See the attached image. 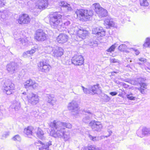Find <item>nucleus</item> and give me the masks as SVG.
Returning a JSON list of instances; mask_svg holds the SVG:
<instances>
[{"mask_svg": "<svg viewBox=\"0 0 150 150\" xmlns=\"http://www.w3.org/2000/svg\"><path fill=\"white\" fill-rule=\"evenodd\" d=\"M50 127L51 129L50 134L52 136L55 138H62L65 141L69 139L70 135L66 132L65 129L71 128L72 125L71 124L54 120L51 122Z\"/></svg>", "mask_w": 150, "mask_h": 150, "instance_id": "f257e3e1", "label": "nucleus"}, {"mask_svg": "<svg viewBox=\"0 0 150 150\" xmlns=\"http://www.w3.org/2000/svg\"><path fill=\"white\" fill-rule=\"evenodd\" d=\"M62 16L59 13H56L50 16V22L52 27L54 28H61Z\"/></svg>", "mask_w": 150, "mask_h": 150, "instance_id": "f03ea898", "label": "nucleus"}, {"mask_svg": "<svg viewBox=\"0 0 150 150\" xmlns=\"http://www.w3.org/2000/svg\"><path fill=\"white\" fill-rule=\"evenodd\" d=\"M70 21H67L64 23L61 21V23L60 26H61V28H59V30L62 32L66 30L67 29L68 32L71 34H74V32H77V28H78L77 26H74V25H70Z\"/></svg>", "mask_w": 150, "mask_h": 150, "instance_id": "7ed1b4c3", "label": "nucleus"}, {"mask_svg": "<svg viewBox=\"0 0 150 150\" xmlns=\"http://www.w3.org/2000/svg\"><path fill=\"white\" fill-rule=\"evenodd\" d=\"M26 94L25 92H23L22 93L23 95L22 96V98L23 99V98H25V97H27L29 103L33 105H35L39 102V98L37 95L35 94L32 92H28L27 96H26Z\"/></svg>", "mask_w": 150, "mask_h": 150, "instance_id": "20e7f679", "label": "nucleus"}, {"mask_svg": "<svg viewBox=\"0 0 150 150\" xmlns=\"http://www.w3.org/2000/svg\"><path fill=\"white\" fill-rule=\"evenodd\" d=\"M77 16L80 18H85L88 20L93 15V11L90 10L88 11L83 9L77 10L75 12Z\"/></svg>", "mask_w": 150, "mask_h": 150, "instance_id": "39448f33", "label": "nucleus"}, {"mask_svg": "<svg viewBox=\"0 0 150 150\" xmlns=\"http://www.w3.org/2000/svg\"><path fill=\"white\" fill-rule=\"evenodd\" d=\"M93 6L94 8L95 11L100 18L106 16L107 15V10L101 7L99 3H95L93 4Z\"/></svg>", "mask_w": 150, "mask_h": 150, "instance_id": "423d86ee", "label": "nucleus"}, {"mask_svg": "<svg viewBox=\"0 0 150 150\" xmlns=\"http://www.w3.org/2000/svg\"><path fill=\"white\" fill-rule=\"evenodd\" d=\"M38 67L39 71L45 73H48L51 68L49 64V61L47 60L40 61L38 64Z\"/></svg>", "mask_w": 150, "mask_h": 150, "instance_id": "0eeeda50", "label": "nucleus"}, {"mask_svg": "<svg viewBox=\"0 0 150 150\" xmlns=\"http://www.w3.org/2000/svg\"><path fill=\"white\" fill-rule=\"evenodd\" d=\"M4 92H5L7 95H10L12 93L14 89L15 86L11 81L8 80L4 83Z\"/></svg>", "mask_w": 150, "mask_h": 150, "instance_id": "6e6552de", "label": "nucleus"}, {"mask_svg": "<svg viewBox=\"0 0 150 150\" xmlns=\"http://www.w3.org/2000/svg\"><path fill=\"white\" fill-rule=\"evenodd\" d=\"M68 108L72 112L74 113L73 114L74 115H77L79 113V108L77 102L75 100H73L69 103Z\"/></svg>", "mask_w": 150, "mask_h": 150, "instance_id": "1a4fd4ad", "label": "nucleus"}, {"mask_svg": "<svg viewBox=\"0 0 150 150\" xmlns=\"http://www.w3.org/2000/svg\"><path fill=\"white\" fill-rule=\"evenodd\" d=\"M47 37V35L42 30H38L35 33V38L38 41H43L46 40Z\"/></svg>", "mask_w": 150, "mask_h": 150, "instance_id": "9d476101", "label": "nucleus"}, {"mask_svg": "<svg viewBox=\"0 0 150 150\" xmlns=\"http://www.w3.org/2000/svg\"><path fill=\"white\" fill-rule=\"evenodd\" d=\"M89 126L94 131H100L103 127L101 122L99 121L93 120L90 122Z\"/></svg>", "mask_w": 150, "mask_h": 150, "instance_id": "9b49d317", "label": "nucleus"}, {"mask_svg": "<svg viewBox=\"0 0 150 150\" xmlns=\"http://www.w3.org/2000/svg\"><path fill=\"white\" fill-rule=\"evenodd\" d=\"M48 48L53 51V55L55 57H60L63 54V50L61 47L56 46L54 48L49 47Z\"/></svg>", "mask_w": 150, "mask_h": 150, "instance_id": "f8f14e48", "label": "nucleus"}, {"mask_svg": "<svg viewBox=\"0 0 150 150\" xmlns=\"http://www.w3.org/2000/svg\"><path fill=\"white\" fill-rule=\"evenodd\" d=\"M48 5V0H38L36 3L35 8L43 10L47 7Z\"/></svg>", "mask_w": 150, "mask_h": 150, "instance_id": "ddd939ff", "label": "nucleus"}, {"mask_svg": "<svg viewBox=\"0 0 150 150\" xmlns=\"http://www.w3.org/2000/svg\"><path fill=\"white\" fill-rule=\"evenodd\" d=\"M84 59L81 55H75L71 59L72 64L75 65H81L84 62Z\"/></svg>", "mask_w": 150, "mask_h": 150, "instance_id": "4468645a", "label": "nucleus"}, {"mask_svg": "<svg viewBox=\"0 0 150 150\" xmlns=\"http://www.w3.org/2000/svg\"><path fill=\"white\" fill-rule=\"evenodd\" d=\"M30 19L28 15L26 14L20 15L18 19V23L20 24H27L30 22Z\"/></svg>", "mask_w": 150, "mask_h": 150, "instance_id": "2eb2a0df", "label": "nucleus"}, {"mask_svg": "<svg viewBox=\"0 0 150 150\" xmlns=\"http://www.w3.org/2000/svg\"><path fill=\"white\" fill-rule=\"evenodd\" d=\"M92 33L96 34L97 36L102 37L105 35V31L102 27H98L93 29Z\"/></svg>", "mask_w": 150, "mask_h": 150, "instance_id": "dca6fc26", "label": "nucleus"}, {"mask_svg": "<svg viewBox=\"0 0 150 150\" xmlns=\"http://www.w3.org/2000/svg\"><path fill=\"white\" fill-rule=\"evenodd\" d=\"M24 85L25 88L31 87L34 89L37 87L38 86V84L35 82V81L31 79L27 81L24 83Z\"/></svg>", "mask_w": 150, "mask_h": 150, "instance_id": "f3484780", "label": "nucleus"}, {"mask_svg": "<svg viewBox=\"0 0 150 150\" xmlns=\"http://www.w3.org/2000/svg\"><path fill=\"white\" fill-rule=\"evenodd\" d=\"M17 69V65L16 63L12 62L7 65V71L11 74L15 73Z\"/></svg>", "mask_w": 150, "mask_h": 150, "instance_id": "a211bd4d", "label": "nucleus"}, {"mask_svg": "<svg viewBox=\"0 0 150 150\" xmlns=\"http://www.w3.org/2000/svg\"><path fill=\"white\" fill-rule=\"evenodd\" d=\"M68 37L66 34L64 33L59 34L56 40L59 43H64L67 41Z\"/></svg>", "mask_w": 150, "mask_h": 150, "instance_id": "6ab92c4d", "label": "nucleus"}, {"mask_svg": "<svg viewBox=\"0 0 150 150\" xmlns=\"http://www.w3.org/2000/svg\"><path fill=\"white\" fill-rule=\"evenodd\" d=\"M38 143L40 144L41 146L39 145V150H50L49 149V146L52 145L51 142L49 141L48 142L46 143H43L41 141H39L38 142Z\"/></svg>", "mask_w": 150, "mask_h": 150, "instance_id": "aec40b11", "label": "nucleus"}, {"mask_svg": "<svg viewBox=\"0 0 150 150\" xmlns=\"http://www.w3.org/2000/svg\"><path fill=\"white\" fill-rule=\"evenodd\" d=\"M99 85L98 84L94 85L90 88V94L93 95L100 92V90L99 88Z\"/></svg>", "mask_w": 150, "mask_h": 150, "instance_id": "412c9836", "label": "nucleus"}, {"mask_svg": "<svg viewBox=\"0 0 150 150\" xmlns=\"http://www.w3.org/2000/svg\"><path fill=\"white\" fill-rule=\"evenodd\" d=\"M35 131V129L32 126H28L24 129V133L28 136L33 135Z\"/></svg>", "mask_w": 150, "mask_h": 150, "instance_id": "4be33fe9", "label": "nucleus"}, {"mask_svg": "<svg viewBox=\"0 0 150 150\" xmlns=\"http://www.w3.org/2000/svg\"><path fill=\"white\" fill-rule=\"evenodd\" d=\"M47 97L48 99L47 100V103L50 105H53L56 104V100L53 95L47 94Z\"/></svg>", "mask_w": 150, "mask_h": 150, "instance_id": "5701e85b", "label": "nucleus"}, {"mask_svg": "<svg viewBox=\"0 0 150 150\" xmlns=\"http://www.w3.org/2000/svg\"><path fill=\"white\" fill-rule=\"evenodd\" d=\"M18 40L20 42V46L22 48H23L28 46L29 42L26 38H20Z\"/></svg>", "mask_w": 150, "mask_h": 150, "instance_id": "b1692460", "label": "nucleus"}, {"mask_svg": "<svg viewBox=\"0 0 150 150\" xmlns=\"http://www.w3.org/2000/svg\"><path fill=\"white\" fill-rule=\"evenodd\" d=\"M145 80L146 79L144 78H139L132 81L131 83L134 85H138L139 84L140 85L144 83Z\"/></svg>", "mask_w": 150, "mask_h": 150, "instance_id": "393cba45", "label": "nucleus"}, {"mask_svg": "<svg viewBox=\"0 0 150 150\" xmlns=\"http://www.w3.org/2000/svg\"><path fill=\"white\" fill-rule=\"evenodd\" d=\"M59 4L60 6L65 8L68 11H71L72 10L70 5L68 4L67 3L64 1H60V2L59 3Z\"/></svg>", "mask_w": 150, "mask_h": 150, "instance_id": "a878e982", "label": "nucleus"}, {"mask_svg": "<svg viewBox=\"0 0 150 150\" xmlns=\"http://www.w3.org/2000/svg\"><path fill=\"white\" fill-rule=\"evenodd\" d=\"M37 50V48H34L31 50L25 52L23 53V56L25 58L30 57L31 54L35 52Z\"/></svg>", "mask_w": 150, "mask_h": 150, "instance_id": "bb28decb", "label": "nucleus"}, {"mask_svg": "<svg viewBox=\"0 0 150 150\" xmlns=\"http://www.w3.org/2000/svg\"><path fill=\"white\" fill-rule=\"evenodd\" d=\"M142 135H140L139 134V131H138L137 132V135L141 137H143V135L150 134V129L144 127L142 129Z\"/></svg>", "mask_w": 150, "mask_h": 150, "instance_id": "cd10ccee", "label": "nucleus"}, {"mask_svg": "<svg viewBox=\"0 0 150 150\" xmlns=\"http://www.w3.org/2000/svg\"><path fill=\"white\" fill-rule=\"evenodd\" d=\"M104 23L108 25V27H106L107 28H108L110 26H113L114 25L112 19L110 17L105 19Z\"/></svg>", "mask_w": 150, "mask_h": 150, "instance_id": "c85d7f7f", "label": "nucleus"}, {"mask_svg": "<svg viewBox=\"0 0 150 150\" xmlns=\"http://www.w3.org/2000/svg\"><path fill=\"white\" fill-rule=\"evenodd\" d=\"M85 112L88 114L89 115L88 116H86L83 118V121L85 123H88L90 122V119L92 117L93 114L88 110H86Z\"/></svg>", "mask_w": 150, "mask_h": 150, "instance_id": "c756f323", "label": "nucleus"}, {"mask_svg": "<svg viewBox=\"0 0 150 150\" xmlns=\"http://www.w3.org/2000/svg\"><path fill=\"white\" fill-rule=\"evenodd\" d=\"M78 34L79 35L80 38L83 39L85 38V37L87 35L88 32L85 30H80L78 31Z\"/></svg>", "mask_w": 150, "mask_h": 150, "instance_id": "7c9ffc66", "label": "nucleus"}, {"mask_svg": "<svg viewBox=\"0 0 150 150\" xmlns=\"http://www.w3.org/2000/svg\"><path fill=\"white\" fill-rule=\"evenodd\" d=\"M7 14L5 11L1 12L0 11V22H3L6 20Z\"/></svg>", "mask_w": 150, "mask_h": 150, "instance_id": "2f4dec72", "label": "nucleus"}, {"mask_svg": "<svg viewBox=\"0 0 150 150\" xmlns=\"http://www.w3.org/2000/svg\"><path fill=\"white\" fill-rule=\"evenodd\" d=\"M11 106L14 107L15 110H18L21 108L20 103L19 101L15 100L14 101L13 104Z\"/></svg>", "mask_w": 150, "mask_h": 150, "instance_id": "473e14b6", "label": "nucleus"}, {"mask_svg": "<svg viewBox=\"0 0 150 150\" xmlns=\"http://www.w3.org/2000/svg\"><path fill=\"white\" fill-rule=\"evenodd\" d=\"M36 134L37 137L40 139H42L43 137L44 133L41 129L38 128L37 129Z\"/></svg>", "mask_w": 150, "mask_h": 150, "instance_id": "72a5a7b5", "label": "nucleus"}, {"mask_svg": "<svg viewBox=\"0 0 150 150\" xmlns=\"http://www.w3.org/2000/svg\"><path fill=\"white\" fill-rule=\"evenodd\" d=\"M144 47H150V38H147L146 39L145 42L143 45Z\"/></svg>", "mask_w": 150, "mask_h": 150, "instance_id": "f704fd0d", "label": "nucleus"}, {"mask_svg": "<svg viewBox=\"0 0 150 150\" xmlns=\"http://www.w3.org/2000/svg\"><path fill=\"white\" fill-rule=\"evenodd\" d=\"M126 96L127 98L129 100H135L136 97L133 96V94L132 93L127 94Z\"/></svg>", "mask_w": 150, "mask_h": 150, "instance_id": "c9c22d12", "label": "nucleus"}, {"mask_svg": "<svg viewBox=\"0 0 150 150\" xmlns=\"http://www.w3.org/2000/svg\"><path fill=\"white\" fill-rule=\"evenodd\" d=\"M140 4L142 6H147L149 5V3L146 0H140Z\"/></svg>", "mask_w": 150, "mask_h": 150, "instance_id": "e433bc0d", "label": "nucleus"}, {"mask_svg": "<svg viewBox=\"0 0 150 150\" xmlns=\"http://www.w3.org/2000/svg\"><path fill=\"white\" fill-rule=\"evenodd\" d=\"M116 44H115L112 45L107 50V51L108 52H113L115 50L117 46H116Z\"/></svg>", "mask_w": 150, "mask_h": 150, "instance_id": "4c0bfd02", "label": "nucleus"}, {"mask_svg": "<svg viewBox=\"0 0 150 150\" xmlns=\"http://www.w3.org/2000/svg\"><path fill=\"white\" fill-rule=\"evenodd\" d=\"M127 46L125 44H122L120 45L118 47V49L121 51H124L126 49Z\"/></svg>", "mask_w": 150, "mask_h": 150, "instance_id": "58836bf2", "label": "nucleus"}, {"mask_svg": "<svg viewBox=\"0 0 150 150\" xmlns=\"http://www.w3.org/2000/svg\"><path fill=\"white\" fill-rule=\"evenodd\" d=\"M88 137L91 140L93 141H97L99 140V138L98 137H93L90 134L88 135Z\"/></svg>", "mask_w": 150, "mask_h": 150, "instance_id": "ea45409f", "label": "nucleus"}, {"mask_svg": "<svg viewBox=\"0 0 150 150\" xmlns=\"http://www.w3.org/2000/svg\"><path fill=\"white\" fill-rule=\"evenodd\" d=\"M81 87L82 88L83 90V92L85 93H88L90 94V88L89 89H88L84 88L83 86H82Z\"/></svg>", "mask_w": 150, "mask_h": 150, "instance_id": "a19ab883", "label": "nucleus"}, {"mask_svg": "<svg viewBox=\"0 0 150 150\" xmlns=\"http://www.w3.org/2000/svg\"><path fill=\"white\" fill-rule=\"evenodd\" d=\"M13 139L15 141H20L21 140V138L18 135L15 136L13 137Z\"/></svg>", "mask_w": 150, "mask_h": 150, "instance_id": "79ce46f5", "label": "nucleus"}, {"mask_svg": "<svg viewBox=\"0 0 150 150\" xmlns=\"http://www.w3.org/2000/svg\"><path fill=\"white\" fill-rule=\"evenodd\" d=\"M103 99L104 101L106 102L109 101L110 99V97L106 94L104 95Z\"/></svg>", "mask_w": 150, "mask_h": 150, "instance_id": "37998d69", "label": "nucleus"}, {"mask_svg": "<svg viewBox=\"0 0 150 150\" xmlns=\"http://www.w3.org/2000/svg\"><path fill=\"white\" fill-rule=\"evenodd\" d=\"M88 150H100L99 148L93 146H89L88 147Z\"/></svg>", "mask_w": 150, "mask_h": 150, "instance_id": "c03bdc74", "label": "nucleus"}, {"mask_svg": "<svg viewBox=\"0 0 150 150\" xmlns=\"http://www.w3.org/2000/svg\"><path fill=\"white\" fill-rule=\"evenodd\" d=\"M146 89H144L143 88H139V90L140 91V92L142 94H144L146 93L145 90Z\"/></svg>", "mask_w": 150, "mask_h": 150, "instance_id": "a18cd8bd", "label": "nucleus"}, {"mask_svg": "<svg viewBox=\"0 0 150 150\" xmlns=\"http://www.w3.org/2000/svg\"><path fill=\"white\" fill-rule=\"evenodd\" d=\"M140 88H143L144 89H147V85L145 83H142L140 84Z\"/></svg>", "mask_w": 150, "mask_h": 150, "instance_id": "49530a36", "label": "nucleus"}, {"mask_svg": "<svg viewBox=\"0 0 150 150\" xmlns=\"http://www.w3.org/2000/svg\"><path fill=\"white\" fill-rule=\"evenodd\" d=\"M110 62L111 63H115L118 62V60L114 58H111L110 59Z\"/></svg>", "mask_w": 150, "mask_h": 150, "instance_id": "de8ad7c7", "label": "nucleus"}, {"mask_svg": "<svg viewBox=\"0 0 150 150\" xmlns=\"http://www.w3.org/2000/svg\"><path fill=\"white\" fill-rule=\"evenodd\" d=\"M131 49L132 50V51L134 52L136 55H138L139 54V52L138 50L134 48H132Z\"/></svg>", "mask_w": 150, "mask_h": 150, "instance_id": "09e8293b", "label": "nucleus"}, {"mask_svg": "<svg viewBox=\"0 0 150 150\" xmlns=\"http://www.w3.org/2000/svg\"><path fill=\"white\" fill-rule=\"evenodd\" d=\"M139 59L140 61L143 62V64L146 62V59L145 58H139Z\"/></svg>", "mask_w": 150, "mask_h": 150, "instance_id": "8fccbe9b", "label": "nucleus"}, {"mask_svg": "<svg viewBox=\"0 0 150 150\" xmlns=\"http://www.w3.org/2000/svg\"><path fill=\"white\" fill-rule=\"evenodd\" d=\"M4 5V0H0V7L3 6Z\"/></svg>", "mask_w": 150, "mask_h": 150, "instance_id": "3c124183", "label": "nucleus"}, {"mask_svg": "<svg viewBox=\"0 0 150 150\" xmlns=\"http://www.w3.org/2000/svg\"><path fill=\"white\" fill-rule=\"evenodd\" d=\"M110 94L112 96H114L117 95V93L116 92H110Z\"/></svg>", "mask_w": 150, "mask_h": 150, "instance_id": "603ef678", "label": "nucleus"}, {"mask_svg": "<svg viewBox=\"0 0 150 150\" xmlns=\"http://www.w3.org/2000/svg\"><path fill=\"white\" fill-rule=\"evenodd\" d=\"M114 81L115 83H117V84H120L121 83V82H120L116 78L114 79Z\"/></svg>", "mask_w": 150, "mask_h": 150, "instance_id": "864d4df0", "label": "nucleus"}, {"mask_svg": "<svg viewBox=\"0 0 150 150\" xmlns=\"http://www.w3.org/2000/svg\"><path fill=\"white\" fill-rule=\"evenodd\" d=\"M137 64H138L139 65H140V67L142 69H144V64L142 63L141 62H139L137 63Z\"/></svg>", "mask_w": 150, "mask_h": 150, "instance_id": "5fc2aeb1", "label": "nucleus"}, {"mask_svg": "<svg viewBox=\"0 0 150 150\" xmlns=\"http://www.w3.org/2000/svg\"><path fill=\"white\" fill-rule=\"evenodd\" d=\"M144 69L145 70L148 71V70H150V66L148 67L144 66Z\"/></svg>", "mask_w": 150, "mask_h": 150, "instance_id": "6e6d98bb", "label": "nucleus"}, {"mask_svg": "<svg viewBox=\"0 0 150 150\" xmlns=\"http://www.w3.org/2000/svg\"><path fill=\"white\" fill-rule=\"evenodd\" d=\"M122 84L123 86L125 88H127L128 87V86L125 83H122Z\"/></svg>", "mask_w": 150, "mask_h": 150, "instance_id": "4d7b16f0", "label": "nucleus"}, {"mask_svg": "<svg viewBox=\"0 0 150 150\" xmlns=\"http://www.w3.org/2000/svg\"><path fill=\"white\" fill-rule=\"evenodd\" d=\"M117 73V72L113 71V72H111V75L112 76H115V73L116 74Z\"/></svg>", "mask_w": 150, "mask_h": 150, "instance_id": "13d9d810", "label": "nucleus"}, {"mask_svg": "<svg viewBox=\"0 0 150 150\" xmlns=\"http://www.w3.org/2000/svg\"><path fill=\"white\" fill-rule=\"evenodd\" d=\"M127 60L128 62H132V60H131V59L129 58H128Z\"/></svg>", "mask_w": 150, "mask_h": 150, "instance_id": "bf43d9fd", "label": "nucleus"}, {"mask_svg": "<svg viewBox=\"0 0 150 150\" xmlns=\"http://www.w3.org/2000/svg\"><path fill=\"white\" fill-rule=\"evenodd\" d=\"M127 67H128V68H131V67L129 65H127Z\"/></svg>", "mask_w": 150, "mask_h": 150, "instance_id": "052dcab7", "label": "nucleus"}, {"mask_svg": "<svg viewBox=\"0 0 150 150\" xmlns=\"http://www.w3.org/2000/svg\"><path fill=\"white\" fill-rule=\"evenodd\" d=\"M36 112L34 111V114H33V112H31V115H33L34 114H35V113H36Z\"/></svg>", "mask_w": 150, "mask_h": 150, "instance_id": "680f3d73", "label": "nucleus"}, {"mask_svg": "<svg viewBox=\"0 0 150 150\" xmlns=\"http://www.w3.org/2000/svg\"><path fill=\"white\" fill-rule=\"evenodd\" d=\"M109 133L110 134V133H112V132L111 131H110L109 132Z\"/></svg>", "mask_w": 150, "mask_h": 150, "instance_id": "e2e57ef3", "label": "nucleus"}, {"mask_svg": "<svg viewBox=\"0 0 150 150\" xmlns=\"http://www.w3.org/2000/svg\"><path fill=\"white\" fill-rule=\"evenodd\" d=\"M6 134H7V135H8V133H6Z\"/></svg>", "mask_w": 150, "mask_h": 150, "instance_id": "0e129e2a", "label": "nucleus"}]
</instances>
